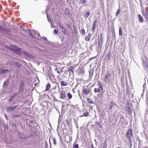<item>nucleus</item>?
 <instances>
[{"mask_svg":"<svg viewBox=\"0 0 148 148\" xmlns=\"http://www.w3.org/2000/svg\"><path fill=\"white\" fill-rule=\"evenodd\" d=\"M103 46V40H100L98 42V47L101 48Z\"/></svg>","mask_w":148,"mask_h":148,"instance_id":"nucleus-14","label":"nucleus"},{"mask_svg":"<svg viewBox=\"0 0 148 148\" xmlns=\"http://www.w3.org/2000/svg\"><path fill=\"white\" fill-rule=\"evenodd\" d=\"M17 95V94L16 93H14V94L12 96L14 97H15L16 95Z\"/></svg>","mask_w":148,"mask_h":148,"instance_id":"nucleus-38","label":"nucleus"},{"mask_svg":"<svg viewBox=\"0 0 148 148\" xmlns=\"http://www.w3.org/2000/svg\"><path fill=\"white\" fill-rule=\"evenodd\" d=\"M51 87V85L50 84H48L46 86V89L45 91H48L49 90L50 88Z\"/></svg>","mask_w":148,"mask_h":148,"instance_id":"nucleus-15","label":"nucleus"},{"mask_svg":"<svg viewBox=\"0 0 148 148\" xmlns=\"http://www.w3.org/2000/svg\"><path fill=\"white\" fill-rule=\"evenodd\" d=\"M67 84L68 83L66 82L62 81L61 82V85L62 86H66Z\"/></svg>","mask_w":148,"mask_h":148,"instance_id":"nucleus-10","label":"nucleus"},{"mask_svg":"<svg viewBox=\"0 0 148 148\" xmlns=\"http://www.w3.org/2000/svg\"><path fill=\"white\" fill-rule=\"evenodd\" d=\"M20 116L19 115H16V116H15L16 117H18V116Z\"/></svg>","mask_w":148,"mask_h":148,"instance_id":"nucleus-44","label":"nucleus"},{"mask_svg":"<svg viewBox=\"0 0 148 148\" xmlns=\"http://www.w3.org/2000/svg\"><path fill=\"white\" fill-rule=\"evenodd\" d=\"M8 49L16 53H19L21 51L20 48L12 45H10Z\"/></svg>","mask_w":148,"mask_h":148,"instance_id":"nucleus-2","label":"nucleus"},{"mask_svg":"<svg viewBox=\"0 0 148 148\" xmlns=\"http://www.w3.org/2000/svg\"><path fill=\"white\" fill-rule=\"evenodd\" d=\"M66 93L64 90H62L60 93V98L61 99H64L66 98Z\"/></svg>","mask_w":148,"mask_h":148,"instance_id":"nucleus-4","label":"nucleus"},{"mask_svg":"<svg viewBox=\"0 0 148 148\" xmlns=\"http://www.w3.org/2000/svg\"><path fill=\"white\" fill-rule=\"evenodd\" d=\"M114 104L112 102H111L110 103V104L109 108L110 110H111L113 108V106H114Z\"/></svg>","mask_w":148,"mask_h":148,"instance_id":"nucleus-20","label":"nucleus"},{"mask_svg":"<svg viewBox=\"0 0 148 148\" xmlns=\"http://www.w3.org/2000/svg\"><path fill=\"white\" fill-rule=\"evenodd\" d=\"M15 64L17 65V66H19V65H18V64L17 63H15Z\"/></svg>","mask_w":148,"mask_h":148,"instance_id":"nucleus-41","label":"nucleus"},{"mask_svg":"<svg viewBox=\"0 0 148 148\" xmlns=\"http://www.w3.org/2000/svg\"><path fill=\"white\" fill-rule=\"evenodd\" d=\"M87 102L90 104H92L94 103V102L91 100V99L90 98H87Z\"/></svg>","mask_w":148,"mask_h":148,"instance_id":"nucleus-18","label":"nucleus"},{"mask_svg":"<svg viewBox=\"0 0 148 148\" xmlns=\"http://www.w3.org/2000/svg\"><path fill=\"white\" fill-rule=\"evenodd\" d=\"M83 115H81L80 116V117H83Z\"/></svg>","mask_w":148,"mask_h":148,"instance_id":"nucleus-47","label":"nucleus"},{"mask_svg":"<svg viewBox=\"0 0 148 148\" xmlns=\"http://www.w3.org/2000/svg\"><path fill=\"white\" fill-rule=\"evenodd\" d=\"M73 66L71 67L70 69L68 71H71L72 72H73Z\"/></svg>","mask_w":148,"mask_h":148,"instance_id":"nucleus-35","label":"nucleus"},{"mask_svg":"<svg viewBox=\"0 0 148 148\" xmlns=\"http://www.w3.org/2000/svg\"><path fill=\"white\" fill-rule=\"evenodd\" d=\"M122 35V33L121 31V28H120L119 29V35L120 36Z\"/></svg>","mask_w":148,"mask_h":148,"instance_id":"nucleus-34","label":"nucleus"},{"mask_svg":"<svg viewBox=\"0 0 148 148\" xmlns=\"http://www.w3.org/2000/svg\"><path fill=\"white\" fill-rule=\"evenodd\" d=\"M58 30L57 29H55L54 30L53 32L55 34H57L58 33Z\"/></svg>","mask_w":148,"mask_h":148,"instance_id":"nucleus-33","label":"nucleus"},{"mask_svg":"<svg viewBox=\"0 0 148 148\" xmlns=\"http://www.w3.org/2000/svg\"><path fill=\"white\" fill-rule=\"evenodd\" d=\"M98 86L99 87V88H100V90L102 91L103 90V88L101 83L100 82H99Z\"/></svg>","mask_w":148,"mask_h":148,"instance_id":"nucleus-7","label":"nucleus"},{"mask_svg":"<svg viewBox=\"0 0 148 148\" xmlns=\"http://www.w3.org/2000/svg\"><path fill=\"white\" fill-rule=\"evenodd\" d=\"M14 97L12 96L11 97L10 99V101L11 100H12L13 99H14Z\"/></svg>","mask_w":148,"mask_h":148,"instance_id":"nucleus-37","label":"nucleus"},{"mask_svg":"<svg viewBox=\"0 0 148 148\" xmlns=\"http://www.w3.org/2000/svg\"><path fill=\"white\" fill-rule=\"evenodd\" d=\"M95 57H96V56H95V57H92V58H91V59H94V58H95Z\"/></svg>","mask_w":148,"mask_h":148,"instance_id":"nucleus-42","label":"nucleus"},{"mask_svg":"<svg viewBox=\"0 0 148 148\" xmlns=\"http://www.w3.org/2000/svg\"><path fill=\"white\" fill-rule=\"evenodd\" d=\"M17 106H15L14 107H10L8 108V110H13L15 108H16L17 107Z\"/></svg>","mask_w":148,"mask_h":148,"instance_id":"nucleus-22","label":"nucleus"},{"mask_svg":"<svg viewBox=\"0 0 148 148\" xmlns=\"http://www.w3.org/2000/svg\"><path fill=\"white\" fill-rule=\"evenodd\" d=\"M82 34H83V35H84L85 34V30H84V29H82Z\"/></svg>","mask_w":148,"mask_h":148,"instance_id":"nucleus-32","label":"nucleus"},{"mask_svg":"<svg viewBox=\"0 0 148 148\" xmlns=\"http://www.w3.org/2000/svg\"><path fill=\"white\" fill-rule=\"evenodd\" d=\"M31 122L32 123H33V121H31Z\"/></svg>","mask_w":148,"mask_h":148,"instance_id":"nucleus-45","label":"nucleus"},{"mask_svg":"<svg viewBox=\"0 0 148 148\" xmlns=\"http://www.w3.org/2000/svg\"><path fill=\"white\" fill-rule=\"evenodd\" d=\"M145 12L146 14H148V8L146 7L145 8Z\"/></svg>","mask_w":148,"mask_h":148,"instance_id":"nucleus-31","label":"nucleus"},{"mask_svg":"<svg viewBox=\"0 0 148 148\" xmlns=\"http://www.w3.org/2000/svg\"><path fill=\"white\" fill-rule=\"evenodd\" d=\"M8 71L9 70L8 69H1L0 72L1 73L3 74L8 72Z\"/></svg>","mask_w":148,"mask_h":148,"instance_id":"nucleus-16","label":"nucleus"},{"mask_svg":"<svg viewBox=\"0 0 148 148\" xmlns=\"http://www.w3.org/2000/svg\"><path fill=\"white\" fill-rule=\"evenodd\" d=\"M97 21L96 20H95L93 21V25L92 27V32H94L96 29V27L97 26Z\"/></svg>","mask_w":148,"mask_h":148,"instance_id":"nucleus-5","label":"nucleus"},{"mask_svg":"<svg viewBox=\"0 0 148 148\" xmlns=\"http://www.w3.org/2000/svg\"><path fill=\"white\" fill-rule=\"evenodd\" d=\"M92 34L90 33L88 34V36H87L85 38V40L87 41H89L91 38Z\"/></svg>","mask_w":148,"mask_h":148,"instance_id":"nucleus-6","label":"nucleus"},{"mask_svg":"<svg viewBox=\"0 0 148 148\" xmlns=\"http://www.w3.org/2000/svg\"><path fill=\"white\" fill-rule=\"evenodd\" d=\"M0 29H2L3 30H5V29L4 27H2L1 25H0Z\"/></svg>","mask_w":148,"mask_h":148,"instance_id":"nucleus-36","label":"nucleus"},{"mask_svg":"<svg viewBox=\"0 0 148 148\" xmlns=\"http://www.w3.org/2000/svg\"><path fill=\"white\" fill-rule=\"evenodd\" d=\"M84 115L85 116H88L89 113L88 111H86L83 113Z\"/></svg>","mask_w":148,"mask_h":148,"instance_id":"nucleus-26","label":"nucleus"},{"mask_svg":"<svg viewBox=\"0 0 148 148\" xmlns=\"http://www.w3.org/2000/svg\"><path fill=\"white\" fill-rule=\"evenodd\" d=\"M132 103L130 102L129 101L127 102H126V108H127L130 107V105L131 107H132Z\"/></svg>","mask_w":148,"mask_h":148,"instance_id":"nucleus-12","label":"nucleus"},{"mask_svg":"<svg viewBox=\"0 0 148 148\" xmlns=\"http://www.w3.org/2000/svg\"><path fill=\"white\" fill-rule=\"evenodd\" d=\"M59 26H60L61 28H62V26H61V25L60 24H59V25H58Z\"/></svg>","mask_w":148,"mask_h":148,"instance_id":"nucleus-40","label":"nucleus"},{"mask_svg":"<svg viewBox=\"0 0 148 148\" xmlns=\"http://www.w3.org/2000/svg\"><path fill=\"white\" fill-rule=\"evenodd\" d=\"M90 13L89 11H87L86 14V17H88L89 15L90 14Z\"/></svg>","mask_w":148,"mask_h":148,"instance_id":"nucleus-28","label":"nucleus"},{"mask_svg":"<svg viewBox=\"0 0 148 148\" xmlns=\"http://www.w3.org/2000/svg\"><path fill=\"white\" fill-rule=\"evenodd\" d=\"M89 90L88 88H84L83 90V91H82V92H84L85 94H87L89 93Z\"/></svg>","mask_w":148,"mask_h":148,"instance_id":"nucleus-11","label":"nucleus"},{"mask_svg":"<svg viewBox=\"0 0 148 148\" xmlns=\"http://www.w3.org/2000/svg\"><path fill=\"white\" fill-rule=\"evenodd\" d=\"M111 73L107 71L105 75L104 76V81L105 82H107L111 80Z\"/></svg>","mask_w":148,"mask_h":148,"instance_id":"nucleus-1","label":"nucleus"},{"mask_svg":"<svg viewBox=\"0 0 148 148\" xmlns=\"http://www.w3.org/2000/svg\"><path fill=\"white\" fill-rule=\"evenodd\" d=\"M21 53L25 55H28L27 53L24 51H21Z\"/></svg>","mask_w":148,"mask_h":148,"instance_id":"nucleus-29","label":"nucleus"},{"mask_svg":"<svg viewBox=\"0 0 148 148\" xmlns=\"http://www.w3.org/2000/svg\"><path fill=\"white\" fill-rule=\"evenodd\" d=\"M126 136L127 139L129 140L130 144L131 143V136H132V130L131 129H129L127 130Z\"/></svg>","mask_w":148,"mask_h":148,"instance_id":"nucleus-3","label":"nucleus"},{"mask_svg":"<svg viewBox=\"0 0 148 148\" xmlns=\"http://www.w3.org/2000/svg\"><path fill=\"white\" fill-rule=\"evenodd\" d=\"M29 35H30V36H31V35H32V34H31V32H30V33H29Z\"/></svg>","mask_w":148,"mask_h":148,"instance_id":"nucleus-43","label":"nucleus"},{"mask_svg":"<svg viewBox=\"0 0 148 148\" xmlns=\"http://www.w3.org/2000/svg\"><path fill=\"white\" fill-rule=\"evenodd\" d=\"M107 147V146H106V145H104L103 147V148H106Z\"/></svg>","mask_w":148,"mask_h":148,"instance_id":"nucleus-39","label":"nucleus"},{"mask_svg":"<svg viewBox=\"0 0 148 148\" xmlns=\"http://www.w3.org/2000/svg\"><path fill=\"white\" fill-rule=\"evenodd\" d=\"M120 12H121V10L119 9L118 10H117V11H116V16H117L118 15L120 14Z\"/></svg>","mask_w":148,"mask_h":148,"instance_id":"nucleus-27","label":"nucleus"},{"mask_svg":"<svg viewBox=\"0 0 148 148\" xmlns=\"http://www.w3.org/2000/svg\"><path fill=\"white\" fill-rule=\"evenodd\" d=\"M50 138H51L52 140V141L53 142L54 144L55 145H56V139L55 138L53 137H51Z\"/></svg>","mask_w":148,"mask_h":148,"instance_id":"nucleus-21","label":"nucleus"},{"mask_svg":"<svg viewBox=\"0 0 148 148\" xmlns=\"http://www.w3.org/2000/svg\"><path fill=\"white\" fill-rule=\"evenodd\" d=\"M111 54L110 52H109L108 54L106 56L105 58V60H107L109 61L110 59Z\"/></svg>","mask_w":148,"mask_h":148,"instance_id":"nucleus-9","label":"nucleus"},{"mask_svg":"<svg viewBox=\"0 0 148 148\" xmlns=\"http://www.w3.org/2000/svg\"><path fill=\"white\" fill-rule=\"evenodd\" d=\"M57 73H59V71H57Z\"/></svg>","mask_w":148,"mask_h":148,"instance_id":"nucleus-46","label":"nucleus"},{"mask_svg":"<svg viewBox=\"0 0 148 148\" xmlns=\"http://www.w3.org/2000/svg\"><path fill=\"white\" fill-rule=\"evenodd\" d=\"M126 109H127V112L128 114H130L132 112V110L131 108L129 107L126 108Z\"/></svg>","mask_w":148,"mask_h":148,"instance_id":"nucleus-17","label":"nucleus"},{"mask_svg":"<svg viewBox=\"0 0 148 148\" xmlns=\"http://www.w3.org/2000/svg\"><path fill=\"white\" fill-rule=\"evenodd\" d=\"M73 148H79L78 145L74 143L73 145Z\"/></svg>","mask_w":148,"mask_h":148,"instance_id":"nucleus-24","label":"nucleus"},{"mask_svg":"<svg viewBox=\"0 0 148 148\" xmlns=\"http://www.w3.org/2000/svg\"><path fill=\"white\" fill-rule=\"evenodd\" d=\"M80 2L81 4H84L86 3L85 0H80Z\"/></svg>","mask_w":148,"mask_h":148,"instance_id":"nucleus-30","label":"nucleus"},{"mask_svg":"<svg viewBox=\"0 0 148 148\" xmlns=\"http://www.w3.org/2000/svg\"><path fill=\"white\" fill-rule=\"evenodd\" d=\"M62 29L63 33L64 34H66V31L65 29L63 27H62Z\"/></svg>","mask_w":148,"mask_h":148,"instance_id":"nucleus-25","label":"nucleus"},{"mask_svg":"<svg viewBox=\"0 0 148 148\" xmlns=\"http://www.w3.org/2000/svg\"><path fill=\"white\" fill-rule=\"evenodd\" d=\"M67 95L69 99H71L72 98V95L70 92H68L67 94Z\"/></svg>","mask_w":148,"mask_h":148,"instance_id":"nucleus-19","label":"nucleus"},{"mask_svg":"<svg viewBox=\"0 0 148 148\" xmlns=\"http://www.w3.org/2000/svg\"><path fill=\"white\" fill-rule=\"evenodd\" d=\"M100 90L99 88H95L94 90V92L95 93L99 92Z\"/></svg>","mask_w":148,"mask_h":148,"instance_id":"nucleus-23","label":"nucleus"},{"mask_svg":"<svg viewBox=\"0 0 148 148\" xmlns=\"http://www.w3.org/2000/svg\"><path fill=\"white\" fill-rule=\"evenodd\" d=\"M138 16L139 21L141 23H143L144 20L141 16L140 14H138Z\"/></svg>","mask_w":148,"mask_h":148,"instance_id":"nucleus-8","label":"nucleus"},{"mask_svg":"<svg viewBox=\"0 0 148 148\" xmlns=\"http://www.w3.org/2000/svg\"><path fill=\"white\" fill-rule=\"evenodd\" d=\"M142 14L143 16H144L145 17V18L146 21L148 22V14H146L144 12V11L142 12Z\"/></svg>","mask_w":148,"mask_h":148,"instance_id":"nucleus-13","label":"nucleus"}]
</instances>
